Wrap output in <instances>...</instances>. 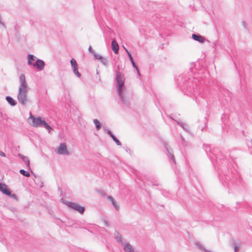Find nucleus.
Returning a JSON list of instances; mask_svg holds the SVG:
<instances>
[{
	"instance_id": "obj_20",
	"label": "nucleus",
	"mask_w": 252,
	"mask_h": 252,
	"mask_svg": "<svg viewBox=\"0 0 252 252\" xmlns=\"http://www.w3.org/2000/svg\"><path fill=\"white\" fill-rule=\"evenodd\" d=\"M108 199L109 200H110L113 205V206L115 207V208L117 210H119V206L117 204L116 202L115 201L114 198L111 196H108Z\"/></svg>"
},
{
	"instance_id": "obj_27",
	"label": "nucleus",
	"mask_w": 252,
	"mask_h": 252,
	"mask_svg": "<svg viewBox=\"0 0 252 252\" xmlns=\"http://www.w3.org/2000/svg\"><path fill=\"white\" fill-rule=\"evenodd\" d=\"M93 55H94V58H95V59H98V60H100L102 58V56H100V55H99L97 54L96 53H95L94 54H93Z\"/></svg>"
},
{
	"instance_id": "obj_10",
	"label": "nucleus",
	"mask_w": 252,
	"mask_h": 252,
	"mask_svg": "<svg viewBox=\"0 0 252 252\" xmlns=\"http://www.w3.org/2000/svg\"><path fill=\"white\" fill-rule=\"evenodd\" d=\"M163 145L164 148L166 149L167 153V156L168 158H170V160L172 161L175 164L176 161H175V158L174 157V156L173 154L170 151L169 148H168V144L166 143L165 142H163Z\"/></svg>"
},
{
	"instance_id": "obj_6",
	"label": "nucleus",
	"mask_w": 252,
	"mask_h": 252,
	"mask_svg": "<svg viewBox=\"0 0 252 252\" xmlns=\"http://www.w3.org/2000/svg\"><path fill=\"white\" fill-rule=\"evenodd\" d=\"M66 204L69 208L78 212L81 214H83L85 212V208L84 207L81 206L76 203L67 202Z\"/></svg>"
},
{
	"instance_id": "obj_15",
	"label": "nucleus",
	"mask_w": 252,
	"mask_h": 252,
	"mask_svg": "<svg viewBox=\"0 0 252 252\" xmlns=\"http://www.w3.org/2000/svg\"><path fill=\"white\" fill-rule=\"evenodd\" d=\"M107 134L113 139V141L118 146H121V142L116 138V137L113 134L112 131L110 130H107Z\"/></svg>"
},
{
	"instance_id": "obj_21",
	"label": "nucleus",
	"mask_w": 252,
	"mask_h": 252,
	"mask_svg": "<svg viewBox=\"0 0 252 252\" xmlns=\"http://www.w3.org/2000/svg\"><path fill=\"white\" fill-rule=\"evenodd\" d=\"M101 63L105 66H108L109 64L108 60L104 57H102V58L100 60Z\"/></svg>"
},
{
	"instance_id": "obj_34",
	"label": "nucleus",
	"mask_w": 252,
	"mask_h": 252,
	"mask_svg": "<svg viewBox=\"0 0 252 252\" xmlns=\"http://www.w3.org/2000/svg\"><path fill=\"white\" fill-rule=\"evenodd\" d=\"M176 122L177 125L180 126H181V124H182L183 123H181V122H180L177 121H176Z\"/></svg>"
},
{
	"instance_id": "obj_18",
	"label": "nucleus",
	"mask_w": 252,
	"mask_h": 252,
	"mask_svg": "<svg viewBox=\"0 0 252 252\" xmlns=\"http://www.w3.org/2000/svg\"><path fill=\"white\" fill-rule=\"evenodd\" d=\"M5 99L11 106H14L17 104L16 101L10 96H6Z\"/></svg>"
},
{
	"instance_id": "obj_26",
	"label": "nucleus",
	"mask_w": 252,
	"mask_h": 252,
	"mask_svg": "<svg viewBox=\"0 0 252 252\" xmlns=\"http://www.w3.org/2000/svg\"><path fill=\"white\" fill-rule=\"evenodd\" d=\"M6 195H8V196H9L10 197L13 198L14 199H15L16 200H18L17 195L15 194L12 193L10 190V193H8V194H6Z\"/></svg>"
},
{
	"instance_id": "obj_16",
	"label": "nucleus",
	"mask_w": 252,
	"mask_h": 252,
	"mask_svg": "<svg viewBox=\"0 0 252 252\" xmlns=\"http://www.w3.org/2000/svg\"><path fill=\"white\" fill-rule=\"evenodd\" d=\"M112 49L115 54H117L119 52V46L115 40H113L111 42Z\"/></svg>"
},
{
	"instance_id": "obj_23",
	"label": "nucleus",
	"mask_w": 252,
	"mask_h": 252,
	"mask_svg": "<svg viewBox=\"0 0 252 252\" xmlns=\"http://www.w3.org/2000/svg\"><path fill=\"white\" fill-rule=\"evenodd\" d=\"M19 172L20 174H21L22 175H23L25 177H29L30 176V173L27 171H25L24 169H20L19 171Z\"/></svg>"
},
{
	"instance_id": "obj_22",
	"label": "nucleus",
	"mask_w": 252,
	"mask_h": 252,
	"mask_svg": "<svg viewBox=\"0 0 252 252\" xmlns=\"http://www.w3.org/2000/svg\"><path fill=\"white\" fill-rule=\"evenodd\" d=\"M93 122L95 126V127H96V129H97V130L99 129L101 127V124H100L99 121L97 119H94Z\"/></svg>"
},
{
	"instance_id": "obj_13",
	"label": "nucleus",
	"mask_w": 252,
	"mask_h": 252,
	"mask_svg": "<svg viewBox=\"0 0 252 252\" xmlns=\"http://www.w3.org/2000/svg\"><path fill=\"white\" fill-rule=\"evenodd\" d=\"M191 37L193 40L197 41L199 43H203L205 40V38L203 36L199 34L193 33L192 34Z\"/></svg>"
},
{
	"instance_id": "obj_33",
	"label": "nucleus",
	"mask_w": 252,
	"mask_h": 252,
	"mask_svg": "<svg viewBox=\"0 0 252 252\" xmlns=\"http://www.w3.org/2000/svg\"><path fill=\"white\" fill-rule=\"evenodd\" d=\"M32 174L33 175V176L36 178V176H35V174L33 173V172L32 170V169H31V170H30Z\"/></svg>"
},
{
	"instance_id": "obj_35",
	"label": "nucleus",
	"mask_w": 252,
	"mask_h": 252,
	"mask_svg": "<svg viewBox=\"0 0 252 252\" xmlns=\"http://www.w3.org/2000/svg\"><path fill=\"white\" fill-rule=\"evenodd\" d=\"M180 136H181V140H182L183 141H185V138H184V137L182 135H180Z\"/></svg>"
},
{
	"instance_id": "obj_17",
	"label": "nucleus",
	"mask_w": 252,
	"mask_h": 252,
	"mask_svg": "<svg viewBox=\"0 0 252 252\" xmlns=\"http://www.w3.org/2000/svg\"><path fill=\"white\" fill-rule=\"evenodd\" d=\"M36 59V57H35L34 55L29 54L28 55V64L30 65H33L34 63H33L32 62L34 61Z\"/></svg>"
},
{
	"instance_id": "obj_1",
	"label": "nucleus",
	"mask_w": 252,
	"mask_h": 252,
	"mask_svg": "<svg viewBox=\"0 0 252 252\" xmlns=\"http://www.w3.org/2000/svg\"><path fill=\"white\" fill-rule=\"evenodd\" d=\"M115 74L117 91L121 100L120 103L124 105L128 106L129 104V101L126 97L124 93L125 78L123 73L120 71L119 66H118V69L115 71Z\"/></svg>"
},
{
	"instance_id": "obj_7",
	"label": "nucleus",
	"mask_w": 252,
	"mask_h": 252,
	"mask_svg": "<svg viewBox=\"0 0 252 252\" xmlns=\"http://www.w3.org/2000/svg\"><path fill=\"white\" fill-rule=\"evenodd\" d=\"M19 82L20 83L18 91L27 90L28 86L26 83L25 76L23 74H21L19 76Z\"/></svg>"
},
{
	"instance_id": "obj_31",
	"label": "nucleus",
	"mask_w": 252,
	"mask_h": 252,
	"mask_svg": "<svg viewBox=\"0 0 252 252\" xmlns=\"http://www.w3.org/2000/svg\"><path fill=\"white\" fill-rule=\"evenodd\" d=\"M0 156L1 157H5V154L1 151H0Z\"/></svg>"
},
{
	"instance_id": "obj_3",
	"label": "nucleus",
	"mask_w": 252,
	"mask_h": 252,
	"mask_svg": "<svg viewBox=\"0 0 252 252\" xmlns=\"http://www.w3.org/2000/svg\"><path fill=\"white\" fill-rule=\"evenodd\" d=\"M198 80L196 78H193L192 80L189 79L187 81L185 87L187 88V91H189L191 94L195 95L199 93L198 86L197 85Z\"/></svg>"
},
{
	"instance_id": "obj_8",
	"label": "nucleus",
	"mask_w": 252,
	"mask_h": 252,
	"mask_svg": "<svg viewBox=\"0 0 252 252\" xmlns=\"http://www.w3.org/2000/svg\"><path fill=\"white\" fill-rule=\"evenodd\" d=\"M58 153L59 154L63 155H67L69 154L68 151L67 149V147L65 143H61L57 149Z\"/></svg>"
},
{
	"instance_id": "obj_25",
	"label": "nucleus",
	"mask_w": 252,
	"mask_h": 252,
	"mask_svg": "<svg viewBox=\"0 0 252 252\" xmlns=\"http://www.w3.org/2000/svg\"><path fill=\"white\" fill-rule=\"evenodd\" d=\"M73 73L78 77H80L81 76V74L79 72L78 70V67H75V68H73Z\"/></svg>"
},
{
	"instance_id": "obj_32",
	"label": "nucleus",
	"mask_w": 252,
	"mask_h": 252,
	"mask_svg": "<svg viewBox=\"0 0 252 252\" xmlns=\"http://www.w3.org/2000/svg\"><path fill=\"white\" fill-rule=\"evenodd\" d=\"M103 222L106 226H109V223L108 222V221L107 220H104Z\"/></svg>"
},
{
	"instance_id": "obj_4",
	"label": "nucleus",
	"mask_w": 252,
	"mask_h": 252,
	"mask_svg": "<svg viewBox=\"0 0 252 252\" xmlns=\"http://www.w3.org/2000/svg\"><path fill=\"white\" fill-rule=\"evenodd\" d=\"M217 150L214 149L213 151L211 152L212 155H209V158L210 159L214 162V161L215 160L216 163L219 165H220V162L221 160H223L224 159V157L221 155V154H217Z\"/></svg>"
},
{
	"instance_id": "obj_37",
	"label": "nucleus",
	"mask_w": 252,
	"mask_h": 252,
	"mask_svg": "<svg viewBox=\"0 0 252 252\" xmlns=\"http://www.w3.org/2000/svg\"><path fill=\"white\" fill-rule=\"evenodd\" d=\"M229 156H231V155H229ZM230 158H232V159H233V158L231 157H230Z\"/></svg>"
},
{
	"instance_id": "obj_36",
	"label": "nucleus",
	"mask_w": 252,
	"mask_h": 252,
	"mask_svg": "<svg viewBox=\"0 0 252 252\" xmlns=\"http://www.w3.org/2000/svg\"><path fill=\"white\" fill-rule=\"evenodd\" d=\"M203 129H204V127H202V128H201V130L202 131H203Z\"/></svg>"
},
{
	"instance_id": "obj_38",
	"label": "nucleus",
	"mask_w": 252,
	"mask_h": 252,
	"mask_svg": "<svg viewBox=\"0 0 252 252\" xmlns=\"http://www.w3.org/2000/svg\"><path fill=\"white\" fill-rule=\"evenodd\" d=\"M192 69V67H190V70H191Z\"/></svg>"
},
{
	"instance_id": "obj_5",
	"label": "nucleus",
	"mask_w": 252,
	"mask_h": 252,
	"mask_svg": "<svg viewBox=\"0 0 252 252\" xmlns=\"http://www.w3.org/2000/svg\"><path fill=\"white\" fill-rule=\"evenodd\" d=\"M17 98L19 102L22 105H26L28 102L27 92L26 91H18Z\"/></svg>"
},
{
	"instance_id": "obj_11",
	"label": "nucleus",
	"mask_w": 252,
	"mask_h": 252,
	"mask_svg": "<svg viewBox=\"0 0 252 252\" xmlns=\"http://www.w3.org/2000/svg\"><path fill=\"white\" fill-rule=\"evenodd\" d=\"M124 48L127 54V56L129 59V60H130L131 64H132V66L136 70L137 74L139 75H140L139 71L138 70L137 66L135 63V62L133 60V59L132 58L131 54L125 47H124Z\"/></svg>"
},
{
	"instance_id": "obj_9",
	"label": "nucleus",
	"mask_w": 252,
	"mask_h": 252,
	"mask_svg": "<svg viewBox=\"0 0 252 252\" xmlns=\"http://www.w3.org/2000/svg\"><path fill=\"white\" fill-rule=\"evenodd\" d=\"M45 65V63L43 60L37 59L32 66L36 67L39 71H41L44 69Z\"/></svg>"
},
{
	"instance_id": "obj_19",
	"label": "nucleus",
	"mask_w": 252,
	"mask_h": 252,
	"mask_svg": "<svg viewBox=\"0 0 252 252\" xmlns=\"http://www.w3.org/2000/svg\"><path fill=\"white\" fill-rule=\"evenodd\" d=\"M115 237L118 242L121 243L122 245H124V243L122 241V235L117 231H115Z\"/></svg>"
},
{
	"instance_id": "obj_14",
	"label": "nucleus",
	"mask_w": 252,
	"mask_h": 252,
	"mask_svg": "<svg viewBox=\"0 0 252 252\" xmlns=\"http://www.w3.org/2000/svg\"><path fill=\"white\" fill-rule=\"evenodd\" d=\"M10 190L5 184L0 183V191L3 194L6 195L10 193Z\"/></svg>"
},
{
	"instance_id": "obj_28",
	"label": "nucleus",
	"mask_w": 252,
	"mask_h": 252,
	"mask_svg": "<svg viewBox=\"0 0 252 252\" xmlns=\"http://www.w3.org/2000/svg\"><path fill=\"white\" fill-rule=\"evenodd\" d=\"M185 130H188V126L185 123H183L182 124H181V126Z\"/></svg>"
},
{
	"instance_id": "obj_29",
	"label": "nucleus",
	"mask_w": 252,
	"mask_h": 252,
	"mask_svg": "<svg viewBox=\"0 0 252 252\" xmlns=\"http://www.w3.org/2000/svg\"><path fill=\"white\" fill-rule=\"evenodd\" d=\"M88 50L89 52L92 53L93 55L95 53L93 49L91 46H89Z\"/></svg>"
},
{
	"instance_id": "obj_24",
	"label": "nucleus",
	"mask_w": 252,
	"mask_h": 252,
	"mask_svg": "<svg viewBox=\"0 0 252 252\" xmlns=\"http://www.w3.org/2000/svg\"><path fill=\"white\" fill-rule=\"evenodd\" d=\"M70 63L72 67V68H75L78 67V64L74 59H72L70 61Z\"/></svg>"
},
{
	"instance_id": "obj_12",
	"label": "nucleus",
	"mask_w": 252,
	"mask_h": 252,
	"mask_svg": "<svg viewBox=\"0 0 252 252\" xmlns=\"http://www.w3.org/2000/svg\"><path fill=\"white\" fill-rule=\"evenodd\" d=\"M18 157L21 158L22 160L26 163L27 167L28 168V169L31 170V167L30 165V159L27 156L23 155L20 153H19L18 154Z\"/></svg>"
},
{
	"instance_id": "obj_2",
	"label": "nucleus",
	"mask_w": 252,
	"mask_h": 252,
	"mask_svg": "<svg viewBox=\"0 0 252 252\" xmlns=\"http://www.w3.org/2000/svg\"><path fill=\"white\" fill-rule=\"evenodd\" d=\"M30 118L32 119V126L35 127H44L48 130L50 133L53 128L47 124L44 120H42L40 117H35L30 113Z\"/></svg>"
},
{
	"instance_id": "obj_30",
	"label": "nucleus",
	"mask_w": 252,
	"mask_h": 252,
	"mask_svg": "<svg viewBox=\"0 0 252 252\" xmlns=\"http://www.w3.org/2000/svg\"><path fill=\"white\" fill-rule=\"evenodd\" d=\"M232 246L233 247L234 252H236V250H237L236 244H235V243H233L232 244Z\"/></svg>"
}]
</instances>
